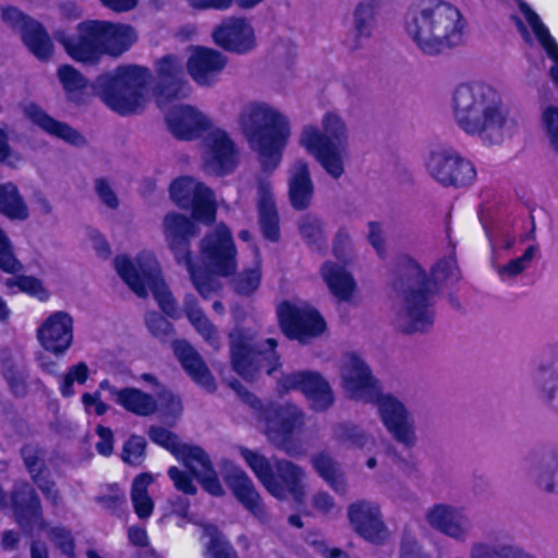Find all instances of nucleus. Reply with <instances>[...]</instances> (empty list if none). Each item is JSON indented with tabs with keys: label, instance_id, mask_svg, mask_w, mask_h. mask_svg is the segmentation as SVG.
Instances as JSON below:
<instances>
[{
	"label": "nucleus",
	"instance_id": "obj_15",
	"mask_svg": "<svg viewBox=\"0 0 558 558\" xmlns=\"http://www.w3.org/2000/svg\"><path fill=\"white\" fill-rule=\"evenodd\" d=\"M427 169L444 186H468L476 178L473 163L450 149L433 151L427 161Z\"/></svg>",
	"mask_w": 558,
	"mask_h": 558
},
{
	"label": "nucleus",
	"instance_id": "obj_3",
	"mask_svg": "<svg viewBox=\"0 0 558 558\" xmlns=\"http://www.w3.org/2000/svg\"><path fill=\"white\" fill-rule=\"evenodd\" d=\"M343 384L352 399L378 405L384 425L397 441L407 447L414 445V429L408 420L404 404L391 395L381 393L369 366L355 353L350 355L347 371L343 374Z\"/></svg>",
	"mask_w": 558,
	"mask_h": 558
},
{
	"label": "nucleus",
	"instance_id": "obj_55",
	"mask_svg": "<svg viewBox=\"0 0 558 558\" xmlns=\"http://www.w3.org/2000/svg\"><path fill=\"white\" fill-rule=\"evenodd\" d=\"M3 377L15 397H24L27 393L26 376L13 363L3 368Z\"/></svg>",
	"mask_w": 558,
	"mask_h": 558
},
{
	"label": "nucleus",
	"instance_id": "obj_21",
	"mask_svg": "<svg viewBox=\"0 0 558 558\" xmlns=\"http://www.w3.org/2000/svg\"><path fill=\"white\" fill-rule=\"evenodd\" d=\"M168 130L180 141H192L210 129L209 120L192 106L172 108L166 116Z\"/></svg>",
	"mask_w": 558,
	"mask_h": 558
},
{
	"label": "nucleus",
	"instance_id": "obj_27",
	"mask_svg": "<svg viewBox=\"0 0 558 558\" xmlns=\"http://www.w3.org/2000/svg\"><path fill=\"white\" fill-rule=\"evenodd\" d=\"M25 114L35 125L50 136L60 138L74 146L85 144L84 136L77 130L65 122L54 119L35 102L29 104L25 108Z\"/></svg>",
	"mask_w": 558,
	"mask_h": 558
},
{
	"label": "nucleus",
	"instance_id": "obj_43",
	"mask_svg": "<svg viewBox=\"0 0 558 558\" xmlns=\"http://www.w3.org/2000/svg\"><path fill=\"white\" fill-rule=\"evenodd\" d=\"M148 436L154 444L167 449L177 459H181L183 463H185V448L195 447L194 445L181 444L173 432L162 426H150Z\"/></svg>",
	"mask_w": 558,
	"mask_h": 558
},
{
	"label": "nucleus",
	"instance_id": "obj_52",
	"mask_svg": "<svg viewBox=\"0 0 558 558\" xmlns=\"http://www.w3.org/2000/svg\"><path fill=\"white\" fill-rule=\"evenodd\" d=\"M32 480L46 500H48L52 506H58L60 504V492L56 488V483L50 478L49 471L44 463L38 468V471L33 475Z\"/></svg>",
	"mask_w": 558,
	"mask_h": 558
},
{
	"label": "nucleus",
	"instance_id": "obj_51",
	"mask_svg": "<svg viewBox=\"0 0 558 558\" xmlns=\"http://www.w3.org/2000/svg\"><path fill=\"white\" fill-rule=\"evenodd\" d=\"M300 233L310 246L320 250L325 243L323 223L316 217L305 216L299 226Z\"/></svg>",
	"mask_w": 558,
	"mask_h": 558
},
{
	"label": "nucleus",
	"instance_id": "obj_26",
	"mask_svg": "<svg viewBox=\"0 0 558 558\" xmlns=\"http://www.w3.org/2000/svg\"><path fill=\"white\" fill-rule=\"evenodd\" d=\"M184 465L191 470L202 488L214 497H222L225 489L207 452L202 447L185 448Z\"/></svg>",
	"mask_w": 558,
	"mask_h": 558
},
{
	"label": "nucleus",
	"instance_id": "obj_62",
	"mask_svg": "<svg viewBox=\"0 0 558 558\" xmlns=\"http://www.w3.org/2000/svg\"><path fill=\"white\" fill-rule=\"evenodd\" d=\"M534 255H535V246L534 245L527 246V248L524 251V253L520 257L509 260L502 267V271L512 277L520 275L521 272H523L526 269L527 263H530L533 259Z\"/></svg>",
	"mask_w": 558,
	"mask_h": 558
},
{
	"label": "nucleus",
	"instance_id": "obj_5",
	"mask_svg": "<svg viewBox=\"0 0 558 558\" xmlns=\"http://www.w3.org/2000/svg\"><path fill=\"white\" fill-rule=\"evenodd\" d=\"M240 121L248 142L259 154L263 170L274 171L290 135L286 117L267 105L256 104L241 116Z\"/></svg>",
	"mask_w": 558,
	"mask_h": 558
},
{
	"label": "nucleus",
	"instance_id": "obj_19",
	"mask_svg": "<svg viewBox=\"0 0 558 558\" xmlns=\"http://www.w3.org/2000/svg\"><path fill=\"white\" fill-rule=\"evenodd\" d=\"M41 347L56 355L63 354L73 342V319L65 312L48 316L37 330Z\"/></svg>",
	"mask_w": 558,
	"mask_h": 558
},
{
	"label": "nucleus",
	"instance_id": "obj_10",
	"mask_svg": "<svg viewBox=\"0 0 558 558\" xmlns=\"http://www.w3.org/2000/svg\"><path fill=\"white\" fill-rule=\"evenodd\" d=\"M114 267L121 279L136 295L146 298L148 289H150L160 310L167 316L171 318L180 317L178 304L159 272L149 267H136L126 255L116 256Z\"/></svg>",
	"mask_w": 558,
	"mask_h": 558
},
{
	"label": "nucleus",
	"instance_id": "obj_46",
	"mask_svg": "<svg viewBox=\"0 0 558 558\" xmlns=\"http://www.w3.org/2000/svg\"><path fill=\"white\" fill-rule=\"evenodd\" d=\"M260 281L262 268L257 263L254 267L246 268L238 275L234 279V291L239 295L250 296L259 288Z\"/></svg>",
	"mask_w": 558,
	"mask_h": 558
},
{
	"label": "nucleus",
	"instance_id": "obj_32",
	"mask_svg": "<svg viewBox=\"0 0 558 558\" xmlns=\"http://www.w3.org/2000/svg\"><path fill=\"white\" fill-rule=\"evenodd\" d=\"M427 520L433 527L457 539H462L466 531L462 511L448 505H435L428 511Z\"/></svg>",
	"mask_w": 558,
	"mask_h": 558
},
{
	"label": "nucleus",
	"instance_id": "obj_12",
	"mask_svg": "<svg viewBox=\"0 0 558 558\" xmlns=\"http://www.w3.org/2000/svg\"><path fill=\"white\" fill-rule=\"evenodd\" d=\"M56 39L68 56L76 62L96 64L104 57L100 20H85L75 27V34L56 33Z\"/></svg>",
	"mask_w": 558,
	"mask_h": 558
},
{
	"label": "nucleus",
	"instance_id": "obj_6",
	"mask_svg": "<svg viewBox=\"0 0 558 558\" xmlns=\"http://www.w3.org/2000/svg\"><path fill=\"white\" fill-rule=\"evenodd\" d=\"M150 76V71L145 66L120 65L113 72L98 75L95 89L111 110L128 116L141 108L143 92Z\"/></svg>",
	"mask_w": 558,
	"mask_h": 558
},
{
	"label": "nucleus",
	"instance_id": "obj_58",
	"mask_svg": "<svg viewBox=\"0 0 558 558\" xmlns=\"http://www.w3.org/2000/svg\"><path fill=\"white\" fill-rule=\"evenodd\" d=\"M338 438L348 441L353 446L362 448L366 445V435L355 425L350 423H341L337 426Z\"/></svg>",
	"mask_w": 558,
	"mask_h": 558
},
{
	"label": "nucleus",
	"instance_id": "obj_48",
	"mask_svg": "<svg viewBox=\"0 0 558 558\" xmlns=\"http://www.w3.org/2000/svg\"><path fill=\"white\" fill-rule=\"evenodd\" d=\"M376 0L362 1L354 11V24L359 37H369L374 20Z\"/></svg>",
	"mask_w": 558,
	"mask_h": 558
},
{
	"label": "nucleus",
	"instance_id": "obj_28",
	"mask_svg": "<svg viewBox=\"0 0 558 558\" xmlns=\"http://www.w3.org/2000/svg\"><path fill=\"white\" fill-rule=\"evenodd\" d=\"M274 471V484L277 485V488L276 490L271 487L266 488L269 494L278 499H284L291 495L295 501H301L305 495L302 469L293 462L280 460L277 461Z\"/></svg>",
	"mask_w": 558,
	"mask_h": 558
},
{
	"label": "nucleus",
	"instance_id": "obj_39",
	"mask_svg": "<svg viewBox=\"0 0 558 558\" xmlns=\"http://www.w3.org/2000/svg\"><path fill=\"white\" fill-rule=\"evenodd\" d=\"M0 213L14 220H25L28 217L27 205L12 182L0 183Z\"/></svg>",
	"mask_w": 558,
	"mask_h": 558
},
{
	"label": "nucleus",
	"instance_id": "obj_4",
	"mask_svg": "<svg viewBox=\"0 0 558 558\" xmlns=\"http://www.w3.org/2000/svg\"><path fill=\"white\" fill-rule=\"evenodd\" d=\"M405 29L425 54H438L462 39L463 19L452 4L441 0H422L420 13L407 21Z\"/></svg>",
	"mask_w": 558,
	"mask_h": 558
},
{
	"label": "nucleus",
	"instance_id": "obj_64",
	"mask_svg": "<svg viewBox=\"0 0 558 558\" xmlns=\"http://www.w3.org/2000/svg\"><path fill=\"white\" fill-rule=\"evenodd\" d=\"M208 550L211 558H239L234 547L228 541L218 536L210 537Z\"/></svg>",
	"mask_w": 558,
	"mask_h": 558
},
{
	"label": "nucleus",
	"instance_id": "obj_37",
	"mask_svg": "<svg viewBox=\"0 0 558 558\" xmlns=\"http://www.w3.org/2000/svg\"><path fill=\"white\" fill-rule=\"evenodd\" d=\"M312 465L317 474L339 495L347 492V481L335 460L325 451L312 457Z\"/></svg>",
	"mask_w": 558,
	"mask_h": 558
},
{
	"label": "nucleus",
	"instance_id": "obj_61",
	"mask_svg": "<svg viewBox=\"0 0 558 558\" xmlns=\"http://www.w3.org/2000/svg\"><path fill=\"white\" fill-rule=\"evenodd\" d=\"M95 433L99 440L96 442V450L102 457H110L113 453L114 437L110 427L98 424Z\"/></svg>",
	"mask_w": 558,
	"mask_h": 558
},
{
	"label": "nucleus",
	"instance_id": "obj_56",
	"mask_svg": "<svg viewBox=\"0 0 558 558\" xmlns=\"http://www.w3.org/2000/svg\"><path fill=\"white\" fill-rule=\"evenodd\" d=\"M542 120L549 143L558 154V107L548 106L543 112Z\"/></svg>",
	"mask_w": 558,
	"mask_h": 558
},
{
	"label": "nucleus",
	"instance_id": "obj_2",
	"mask_svg": "<svg viewBox=\"0 0 558 558\" xmlns=\"http://www.w3.org/2000/svg\"><path fill=\"white\" fill-rule=\"evenodd\" d=\"M453 112L459 126L487 144L499 143L506 117L498 93L481 82L460 84L453 94Z\"/></svg>",
	"mask_w": 558,
	"mask_h": 558
},
{
	"label": "nucleus",
	"instance_id": "obj_22",
	"mask_svg": "<svg viewBox=\"0 0 558 558\" xmlns=\"http://www.w3.org/2000/svg\"><path fill=\"white\" fill-rule=\"evenodd\" d=\"M173 353L191 379L208 392L217 388L215 378L201 354L185 339H174Z\"/></svg>",
	"mask_w": 558,
	"mask_h": 558
},
{
	"label": "nucleus",
	"instance_id": "obj_50",
	"mask_svg": "<svg viewBox=\"0 0 558 558\" xmlns=\"http://www.w3.org/2000/svg\"><path fill=\"white\" fill-rule=\"evenodd\" d=\"M191 8L195 10H216L225 11L230 9L234 3L243 10L253 9L264 0H186Z\"/></svg>",
	"mask_w": 558,
	"mask_h": 558
},
{
	"label": "nucleus",
	"instance_id": "obj_41",
	"mask_svg": "<svg viewBox=\"0 0 558 558\" xmlns=\"http://www.w3.org/2000/svg\"><path fill=\"white\" fill-rule=\"evenodd\" d=\"M58 77L70 101L82 104L83 95L88 86L87 80L73 65L63 64L58 69Z\"/></svg>",
	"mask_w": 558,
	"mask_h": 558
},
{
	"label": "nucleus",
	"instance_id": "obj_29",
	"mask_svg": "<svg viewBox=\"0 0 558 558\" xmlns=\"http://www.w3.org/2000/svg\"><path fill=\"white\" fill-rule=\"evenodd\" d=\"M104 56L120 57L137 40L135 29L123 23L100 20Z\"/></svg>",
	"mask_w": 558,
	"mask_h": 558
},
{
	"label": "nucleus",
	"instance_id": "obj_54",
	"mask_svg": "<svg viewBox=\"0 0 558 558\" xmlns=\"http://www.w3.org/2000/svg\"><path fill=\"white\" fill-rule=\"evenodd\" d=\"M168 476L173 482L177 490L190 496L197 493V487L194 484L195 476L191 470L187 472L173 465L168 469Z\"/></svg>",
	"mask_w": 558,
	"mask_h": 558
},
{
	"label": "nucleus",
	"instance_id": "obj_16",
	"mask_svg": "<svg viewBox=\"0 0 558 558\" xmlns=\"http://www.w3.org/2000/svg\"><path fill=\"white\" fill-rule=\"evenodd\" d=\"M278 388L281 392L301 391L317 411L327 410L335 401L329 383L314 371L283 374L278 380Z\"/></svg>",
	"mask_w": 558,
	"mask_h": 558
},
{
	"label": "nucleus",
	"instance_id": "obj_38",
	"mask_svg": "<svg viewBox=\"0 0 558 558\" xmlns=\"http://www.w3.org/2000/svg\"><path fill=\"white\" fill-rule=\"evenodd\" d=\"M191 215L190 218L194 223L201 221L205 223H213L216 219L217 207L214 201L213 191L204 183L196 184L195 194L190 203Z\"/></svg>",
	"mask_w": 558,
	"mask_h": 558
},
{
	"label": "nucleus",
	"instance_id": "obj_14",
	"mask_svg": "<svg viewBox=\"0 0 558 558\" xmlns=\"http://www.w3.org/2000/svg\"><path fill=\"white\" fill-rule=\"evenodd\" d=\"M1 17L11 28L21 34L22 41L39 60H48L53 53V44L44 25L14 5L1 9Z\"/></svg>",
	"mask_w": 558,
	"mask_h": 558
},
{
	"label": "nucleus",
	"instance_id": "obj_60",
	"mask_svg": "<svg viewBox=\"0 0 558 558\" xmlns=\"http://www.w3.org/2000/svg\"><path fill=\"white\" fill-rule=\"evenodd\" d=\"M452 252L449 256L439 258L437 263L432 267V272L435 276H439L441 279L447 280L454 276L458 271V263L456 258V245L451 243Z\"/></svg>",
	"mask_w": 558,
	"mask_h": 558
},
{
	"label": "nucleus",
	"instance_id": "obj_44",
	"mask_svg": "<svg viewBox=\"0 0 558 558\" xmlns=\"http://www.w3.org/2000/svg\"><path fill=\"white\" fill-rule=\"evenodd\" d=\"M48 538L62 556L76 558V541L70 529L63 525L51 526L48 530Z\"/></svg>",
	"mask_w": 558,
	"mask_h": 558
},
{
	"label": "nucleus",
	"instance_id": "obj_13",
	"mask_svg": "<svg viewBox=\"0 0 558 558\" xmlns=\"http://www.w3.org/2000/svg\"><path fill=\"white\" fill-rule=\"evenodd\" d=\"M278 322L290 340L305 342L324 333L326 322L316 308L299 307L283 301L278 307Z\"/></svg>",
	"mask_w": 558,
	"mask_h": 558
},
{
	"label": "nucleus",
	"instance_id": "obj_36",
	"mask_svg": "<svg viewBox=\"0 0 558 558\" xmlns=\"http://www.w3.org/2000/svg\"><path fill=\"white\" fill-rule=\"evenodd\" d=\"M322 275L330 292L341 301H349L355 290V281L352 275L342 266L332 262H325L322 266Z\"/></svg>",
	"mask_w": 558,
	"mask_h": 558
},
{
	"label": "nucleus",
	"instance_id": "obj_45",
	"mask_svg": "<svg viewBox=\"0 0 558 558\" xmlns=\"http://www.w3.org/2000/svg\"><path fill=\"white\" fill-rule=\"evenodd\" d=\"M197 183L191 177H180L172 181L169 193L171 199L179 208H190L191 198L195 194Z\"/></svg>",
	"mask_w": 558,
	"mask_h": 558
},
{
	"label": "nucleus",
	"instance_id": "obj_31",
	"mask_svg": "<svg viewBox=\"0 0 558 558\" xmlns=\"http://www.w3.org/2000/svg\"><path fill=\"white\" fill-rule=\"evenodd\" d=\"M210 156L206 160V166L217 175L231 173L236 167L235 146L227 132L216 131L213 135L209 146Z\"/></svg>",
	"mask_w": 558,
	"mask_h": 558
},
{
	"label": "nucleus",
	"instance_id": "obj_33",
	"mask_svg": "<svg viewBox=\"0 0 558 558\" xmlns=\"http://www.w3.org/2000/svg\"><path fill=\"white\" fill-rule=\"evenodd\" d=\"M11 505L16 522L22 527H33L37 522H40L41 529L46 525L40 499L33 489L13 492Z\"/></svg>",
	"mask_w": 558,
	"mask_h": 558
},
{
	"label": "nucleus",
	"instance_id": "obj_25",
	"mask_svg": "<svg viewBox=\"0 0 558 558\" xmlns=\"http://www.w3.org/2000/svg\"><path fill=\"white\" fill-rule=\"evenodd\" d=\"M227 64L226 57L211 48L197 46L190 56L186 68L191 77L203 86H210Z\"/></svg>",
	"mask_w": 558,
	"mask_h": 558
},
{
	"label": "nucleus",
	"instance_id": "obj_53",
	"mask_svg": "<svg viewBox=\"0 0 558 558\" xmlns=\"http://www.w3.org/2000/svg\"><path fill=\"white\" fill-rule=\"evenodd\" d=\"M145 323L150 333L162 341L174 332L173 325L158 312H148Z\"/></svg>",
	"mask_w": 558,
	"mask_h": 558
},
{
	"label": "nucleus",
	"instance_id": "obj_40",
	"mask_svg": "<svg viewBox=\"0 0 558 558\" xmlns=\"http://www.w3.org/2000/svg\"><path fill=\"white\" fill-rule=\"evenodd\" d=\"M183 311L195 330L207 342H213L217 339L216 327L199 307L198 301L194 294L187 293L185 295L183 300Z\"/></svg>",
	"mask_w": 558,
	"mask_h": 558
},
{
	"label": "nucleus",
	"instance_id": "obj_30",
	"mask_svg": "<svg viewBox=\"0 0 558 558\" xmlns=\"http://www.w3.org/2000/svg\"><path fill=\"white\" fill-rule=\"evenodd\" d=\"M258 221L263 236L269 242L280 240V219L271 185L267 181L258 183Z\"/></svg>",
	"mask_w": 558,
	"mask_h": 558
},
{
	"label": "nucleus",
	"instance_id": "obj_57",
	"mask_svg": "<svg viewBox=\"0 0 558 558\" xmlns=\"http://www.w3.org/2000/svg\"><path fill=\"white\" fill-rule=\"evenodd\" d=\"M95 501L111 514L121 518L126 510V498L122 493L113 495H99L95 497Z\"/></svg>",
	"mask_w": 558,
	"mask_h": 558
},
{
	"label": "nucleus",
	"instance_id": "obj_23",
	"mask_svg": "<svg viewBox=\"0 0 558 558\" xmlns=\"http://www.w3.org/2000/svg\"><path fill=\"white\" fill-rule=\"evenodd\" d=\"M99 388L108 391L114 397V402L118 405L136 416L147 417L158 411L157 398L140 388L124 387L118 389L116 386L111 385L108 379H102L99 383Z\"/></svg>",
	"mask_w": 558,
	"mask_h": 558
},
{
	"label": "nucleus",
	"instance_id": "obj_17",
	"mask_svg": "<svg viewBox=\"0 0 558 558\" xmlns=\"http://www.w3.org/2000/svg\"><path fill=\"white\" fill-rule=\"evenodd\" d=\"M348 517L354 531L373 544H383L387 538V527L381 520L379 506L365 500L350 505Z\"/></svg>",
	"mask_w": 558,
	"mask_h": 558
},
{
	"label": "nucleus",
	"instance_id": "obj_18",
	"mask_svg": "<svg viewBox=\"0 0 558 558\" xmlns=\"http://www.w3.org/2000/svg\"><path fill=\"white\" fill-rule=\"evenodd\" d=\"M223 481L234 498L256 519L264 520L267 511L253 481L240 466L230 464L223 470Z\"/></svg>",
	"mask_w": 558,
	"mask_h": 558
},
{
	"label": "nucleus",
	"instance_id": "obj_11",
	"mask_svg": "<svg viewBox=\"0 0 558 558\" xmlns=\"http://www.w3.org/2000/svg\"><path fill=\"white\" fill-rule=\"evenodd\" d=\"M268 438L289 456L299 452L295 435L304 425V414L294 404H271L265 410Z\"/></svg>",
	"mask_w": 558,
	"mask_h": 558
},
{
	"label": "nucleus",
	"instance_id": "obj_34",
	"mask_svg": "<svg viewBox=\"0 0 558 558\" xmlns=\"http://www.w3.org/2000/svg\"><path fill=\"white\" fill-rule=\"evenodd\" d=\"M314 195V186L308 165L298 160L289 182V199L295 210H305L310 207Z\"/></svg>",
	"mask_w": 558,
	"mask_h": 558
},
{
	"label": "nucleus",
	"instance_id": "obj_20",
	"mask_svg": "<svg viewBox=\"0 0 558 558\" xmlns=\"http://www.w3.org/2000/svg\"><path fill=\"white\" fill-rule=\"evenodd\" d=\"M213 38L222 49L236 53H245L255 45L254 31L243 17L222 21L215 27Z\"/></svg>",
	"mask_w": 558,
	"mask_h": 558
},
{
	"label": "nucleus",
	"instance_id": "obj_42",
	"mask_svg": "<svg viewBox=\"0 0 558 558\" xmlns=\"http://www.w3.org/2000/svg\"><path fill=\"white\" fill-rule=\"evenodd\" d=\"M241 456L263 486L276 490L277 485L274 484L275 471L270 461L262 453L248 448H242Z\"/></svg>",
	"mask_w": 558,
	"mask_h": 558
},
{
	"label": "nucleus",
	"instance_id": "obj_49",
	"mask_svg": "<svg viewBox=\"0 0 558 558\" xmlns=\"http://www.w3.org/2000/svg\"><path fill=\"white\" fill-rule=\"evenodd\" d=\"M472 558H533L520 548L501 546L490 548L484 544H475L471 550Z\"/></svg>",
	"mask_w": 558,
	"mask_h": 558
},
{
	"label": "nucleus",
	"instance_id": "obj_9",
	"mask_svg": "<svg viewBox=\"0 0 558 558\" xmlns=\"http://www.w3.org/2000/svg\"><path fill=\"white\" fill-rule=\"evenodd\" d=\"M324 130L322 133L316 128H305L301 143L333 179H339L343 173V162L338 146L347 137L345 125L340 117L328 112L324 118Z\"/></svg>",
	"mask_w": 558,
	"mask_h": 558
},
{
	"label": "nucleus",
	"instance_id": "obj_63",
	"mask_svg": "<svg viewBox=\"0 0 558 558\" xmlns=\"http://www.w3.org/2000/svg\"><path fill=\"white\" fill-rule=\"evenodd\" d=\"M400 558H429V556L422 551L415 537L404 530L400 545Z\"/></svg>",
	"mask_w": 558,
	"mask_h": 558
},
{
	"label": "nucleus",
	"instance_id": "obj_8",
	"mask_svg": "<svg viewBox=\"0 0 558 558\" xmlns=\"http://www.w3.org/2000/svg\"><path fill=\"white\" fill-rule=\"evenodd\" d=\"M402 266L407 272L418 280V287L409 289L404 295L409 323L402 328V332L407 335L424 332L434 324V296L437 292V283L415 259L405 257L402 259Z\"/></svg>",
	"mask_w": 558,
	"mask_h": 558
},
{
	"label": "nucleus",
	"instance_id": "obj_47",
	"mask_svg": "<svg viewBox=\"0 0 558 558\" xmlns=\"http://www.w3.org/2000/svg\"><path fill=\"white\" fill-rule=\"evenodd\" d=\"M147 442L143 436L131 435L122 448V461L129 465L140 466L146 457Z\"/></svg>",
	"mask_w": 558,
	"mask_h": 558
},
{
	"label": "nucleus",
	"instance_id": "obj_7",
	"mask_svg": "<svg viewBox=\"0 0 558 558\" xmlns=\"http://www.w3.org/2000/svg\"><path fill=\"white\" fill-rule=\"evenodd\" d=\"M229 340L232 368L244 380L253 381L260 372L271 375L281 366L276 339L259 344L253 333L238 328L229 333Z\"/></svg>",
	"mask_w": 558,
	"mask_h": 558
},
{
	"label": "nucleus",
	"instance_id": "obj_24",
	"mask_svg": "<svg viewBox=\"0 0 558 558\" xmlns=\"http://www.w3.org/2000/svg\"><path fill=\"white\" fill-rule=\"evenodd\" d=\"M158 76L157 95L168 101L186 96L184 69L174 54L161 57L156 64Z\"/></svg>",
	"mask_w": 558,
	"mask_h": 558
},
{
	"label": "nucleus",
	"instance_id": "obj_1",
	"mask_svg": "<svg viewBox=\"0 0 558 558\" xmlns=\"http://www.w3.org/2000/svg\"><path fill=\"white\" fill-rule=\"evenodd\" d=\"M163 233L170 252L178 265L185 266L199 295L208 300L221 290L215 275L230 277L236 270V247L231 231L218 227L206 234L201 243V254L207 268L196 264L192 252V239L198 228L190 217L171 211L163 218Z\"/></svg>",
	"mask_w": 558,
	"mask_h": 558
},
{
	"label": "nucleus",
	"instance_id": "obj_59",
	"mask_svg": "<svg viewBox=\"0 0 558 558\" xmlns=\"http://www.w3.org/2000/svg\"><path fill=\"white\" fill-rule=\"evenodd\" d=\"M19 265L11 251V240L0 228V270L13 272Z\"/></svg>",
	"mask_w": 558,
	"mask_h": 558
},
{
	"label": "nucleus",
	"instance_id": "obj_35",
	"mask_svg": "<svg viewBox=\"0 0 558 558\" xmlns=\"http://www.w3.org/2000/svg\"><path fill=\"white\" fill-rule=\"evenodd\" d=\"M11 251L14 258L19 262L17 269L13 272H9L12 277L7 278L4 281V286L10 291L11 294H16L19 292L25 293L31 298L37 299L40 302H46L50 298L49 291L44 287L43 281L35 276H28L20 274L24 266L21 260L16 257L14 253L13 244L11 243ZM4 274L8 271L1 270Z\"/></svg>",
	"mask_w": 558,
	"mask_h": 558
}]
</instances>
